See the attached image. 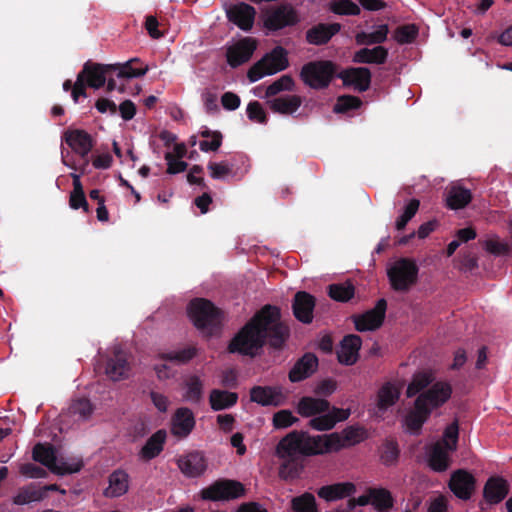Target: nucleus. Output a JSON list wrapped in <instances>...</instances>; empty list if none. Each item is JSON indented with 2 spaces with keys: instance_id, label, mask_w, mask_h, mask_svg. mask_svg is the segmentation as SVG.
Instances as JSON below:
<instances>
[{
  "instance_id": "1",
  "label": "nucleus",
  "mask_w": 512,
  "mask_h": 512,
  "mask_svg": "<svg viewBox=\"0 0 512 512\" xmlns=\"http://www.w3.org/2000/svg\"><path fill=\"white\" fill-rule=\"evenodd\" d=\"M289 336L290 328L281 321L280 309L267 304L233 336L227 351L254 358L266 343L274 349H282Z\"/></svg>"
},
{
  "instance_id": "2",
  "label": "nucleus",
  "mask_w": 512,
  "mask_h": 512,
  "mask_svg": "<svg viewBox=\"0 0 512 512\" xmlns=\"http://www.w3.org/2000/svg\"><path fill=\"white\" fill-rule=\"evenodd\" d=\"M322 437L308 432L293 430L277 443L276 456L281 460L279 476L284 480L299 477L305 457L322 454Z\"/></svg>"
},
{
  "instance_id": "3",
  "label": "nucleus",
  "mask_w": 512,
  "mask_h": 512,
  "mask_svg": "<svg viewBox=\"0 0 512 512\" xmlns=\"http://www.w3.org/2000/svg\"><path fill=\"white\" fill-rule=\"evenodd\" d=\"M148 71L147 65L140 64L138 58H133L123 64H101L88 60L84 63L79 77L87 87L99 89L107 83L108 92L118 90L124 92V85L117 84V79H131L144 76Z\"/></svg>"
},
{
  "instance_id": "4",
  "label": "nucleus",
  "mask_w": 512,
  "mask_h": 512,
  "mask_svg": "<svg viewBox=\"0 0 512 512\" xmlns=\"http://www.w3.org/2000/svg\"><path fill=\"white\" fill-rule=\"evenodd\" d=\"M296 410L304 418L312 417L308 425L317 431L331 430L338 422L347 420L351 414L350 409L331 406L325 398L311 396L301 397Z\"/></svg>"
},
{
  "instance_id": "5",
  "label": "nucleus",
  "mask_w": 512,
  "mask_h": 512,
  "mask_svg": "<svg viewBox=\"0 0 512 512\" xmlns=\"http://www.w3.org/2000/svg\"><path fill=\"white\" fill-rule=\"evenodd\" d=\"M220 314V310L207 299L196 298L188 306V315L195 327L209 336L220 329Z\"/></svg>"
},
{
  "instance_id": "6",
  "label": "nucleus",
  "mask_w": 512,
  "mask_h": 512,
  "mask_svg": "<svg viewBox=\"0 0 512 512\" xmlns=\"http://www.w3.org/2000/svg\"><path fill=\"white\" fill-rule=\"evenodd\" d=\"M337 65L330 60H314L301 67L299 77L311 89L323 90L337 77Z\"/></svg>"
},
{
  "instance_id": "7",
  "label": "nucleus",
  "mask_w": 512,
  "mask_h": 512,
  "mask_svg": "<svg viewBox=\"0 0 512 512\" xmlns=\"http://www.w3.org/2000/svg\"><path fill=\"white\" fill-rule=\"evenodd\" d=\"M419 267L414 259L399 258L388 269L391 288L397 292H408L418 281Z\"/></svg>"
},
{
  "instance_id": "8",
  "label": "nucleus",
  "mask_w": 512,
  "mask_h": 512,
  "mask_svg": "<svg viewBox=\"0 0 512 512\" xmlns=\"http://www.w3.org/2000/svg\"><path fill=\"white\" fill-rule=\"evenodd\" d=\"M289 66L288 52L282 46H276L271 52L264 55L248 70L247 77L250 82H256L265 75H272L283 71Z\"/></svg>"
},
{
  "instance_id": "9",
  "label": "nucleus",
  "mask_w": 512,
  "mask_h": 512,
  "mask_svg": "<svg viewBox=\"0 0 512 512\" xmlns=\"http://www.w3.org/2000/svg\"><path fill=\"white\" fill-rule=\"evenodd\" d=\"M32 458L47 467L52 473L57 475H66L79 472L83 467V462L78 460L71 464L64 461L57 462V451L51 443H37L32 450Z\"/></svg>"
},
{
  "instance_id": "10",
  "label": "nucleus",
  "mask_w": 512,
  "mask_h": 512,
  "mask_svg": "<svg viewBox=\"0 0 512 512\" xmlns=\"http://www.w3.org/2000/svg\"><path fill=\"white\" fill-rule=\"evenodd\" d=\"M300 22L297 10L290 4H280L265 14L263 25L270 32L296 26Z\"/></svg>"
},
{
  "instance_id": "11",
  "label": "nucleus",
  "mask_w": 512,
  "mask_h": 512,
  "mask_svg": "<svg viewBox=\"0 0 512 512\" xmlns=\"http://www.w3.org/2000/svg\"><path fill=\"white\" fill-rule=\"evenodd\" d=\"M244 486L235 480H217L201 490V498L210 501L230 500L244 494Z\"/></svg>"
},
{
  "instance_id": "12",
  "label": "nucleus",
  "mask_w": 512,
  "mask_h": 512,
  "mask_svg": "<svg viewBox=\"0 0 512 512\" xmlns=\"http://www.w3.org/2000/svg\"><path fill=\"white\" fill-rule=\"evenodd\" d=\"M452 386L446 381L434 382L428 389L418 395L416 400L423 406L433 409L443 406L451 397Z\"/></svg>"
},
{
  "instance_id": "13",
  "label": "nucleus",
  "mask_w": 512,
  "mask_h": 512,
  "mask_svg": "<svg viewBox=\"0 0 512 512\" xmlns=\"http://www.w3.org/2000/svg\"><path fill=\"white\" fill-rule=\"evenodd\" d=\"M387 310V302L384 298L379 299L374 308L360 315L353 316L355 328L359 332L373 331L378 329L384 322Z\"/></svg>"
},
{
  "instance_id": "14",
  "label": "nucleus",
  "mask_w": 512,
  "mask_h": 512,
  "mask_svg": "<svg viewBox=\"0 0 512 512\" xmlns=\"http://www.w3.org/2000/svg\"><path fill=\"white\" fill-rule=\"evenodd\" d=\"M448 487L457 498L466 501L475 491L476 478L471 472L458 469L451 474Z\"/></svg>"
},
{
  "instance_id": "15",
  "label": "nucleus",
  "mask_w": 512,
  "mask_h": 512,
  "mask_svg": "<svg viewBox=\"0 0 512 512\" xmlns=\"http://www.w3.org/2000/svg\"><path fill=\"white\" fill-rule=\"evenodd\" d=\"M257 48V41L252 37H244L229 46L226 51L227 63L236 68L248 62Z\"/></svg>"
},
{
  "instance_id": "16",
  "label": "nucleus",
  "mask_w": 512,
  "mask_h": 512,
  "mask_svg": "<svg viewBox=\"0 0 512 512\" xmlns=\"http://www.w3.org/2000/svg\"><path fill=\"white\" fill-rule=\"evenodd\" d=\"M345 87H353L359 92H365L370 88L372 74L367 67H349L337 74Z\"/></svg>"
},
{
  "instance_id": "17",
  "label": "nucleus",
  "mask_w": 512,
  "mask_h": 512,
  "mask_svg": "<svg viewBox=\"0 0 512 512\" xmlns=\"http://www.w3.org/2000/svg\"><path fill=\"white\" fill-rule=\"evenodd\" d=\"M66 144L88 164V155L94 147L92 136L82 129L67 130L64 133Z\"/></svg>"
},
{
  "instance_id": "18",
  "label": "nucleus",
  "mask_w": 512,
  "mask_h": 512,
  "mask_svg": "<svg viewBox=\"0 0 512 512\" xmlns=\"http://www.w3.org/2000/svg\"><path fill=\"white\" fill-rule=\"evenodd\" d=\"M256 9L245 2L232 4L226 10L227 19L243 31H250L254 25Z\"/></svg>"
},
{
  "instance_id": "19",
  "label": "nucleus",
  "mask_w": 512,
  "mask_h": 512,
  "mask_svg": "<svg viewBox=\"0 0 512 512\" xmlns=\"http://www.w3.org/2000/svg\"><path fill=\"white\" fill-rule=\"evenodd\" d=\"M316 305V298L306 291H298L292 300V311L294 317L303 324H310L313 321V311Z\"/></svg>"
},
{
  "instance_id": "20",
  "label": "nucleus",
  "mask_w": 512,
  "mask_h": 512,
  "mask_svg": "<svg viewBox=\"0 0 512 512\" xmlns=\"http://www.w3.org/2000/svg\"><path fill=\"white\" fill-rule=\"evenodd\" d=\"M180 471L187 477L196 478L201 476L207 469V459L203 452L192 451L177 459Z\"/></svg>"
},
{
  "instance_id": "21",
  "label": "nucleus",
  "mask_w": 512,
  "mask_h": 512,
  "mask_svg": "<svg viewBox=\"0 0 512 512\" xmlns=\"http://www.w3.org/2000/svg\"><path fill=\"white\" fill-rule=\"evenodd\" d=\"M510 484L501 476H491L483 487V499L489 505L501 503L509 494Z\"/></svg>"
},
{
  "instance_id": "22",
  "label": "nucleus",
  "mask_w": 512,
  "mask_h": 512,
  "mask_svg": "<svg viewBox=\"0 0 512 512\" xmlns=\"http://www.w3.org/2000/svg\"><path fill=\"white\" fill-rule=\"evenodd\" d=\"M195 424L194 414L189 408H178L171 418V433L178 439H184L193 431Z\"/></svg>"
},
{
  "instance_id": "23",
  "label": "nucleus",
  "mask_w": 512,
  "mask_h": 512,
  "mask_svg": "<svg viewBox=\"0 0 512 512\" xmlns=\"http://www.w3.org/2000/svg\"><path fill=\"white\" fill-rule=\"evenodd\" d=\"M340 23H318L309 28L305 33L308 44L315 46L326 45L336 34L340 32Z\"/></svg>"
},
{
  "instance_id": "24",
  "label": "nucleus",
  "mask_w": 512,
  "mask_h": 512,
  "mask_svg": "<svg viewBox=\"0 0 512 512\" xmlns=\"http://www.w3.org/2000/svg\"><path fill=\"white\" fill-rule=\"evenodd\" d=\"M362 345V339L359 335L348 334L343 337L340 347L337 350V359L339 363L351 366L355 364L359 358V350Z\"/></svg>"
},
{
  "instance_id": "25",
  "label": "nucleus",
  "mask_w": 512,
  "mask_h": 512,
  "mask_svg": "<svg viewBox=\"0 0 512 512\" xmlns=\"http://www.w3.org/2000/svg\"><path fill=\"white\" fill-rule=\"evenodd\" d=\"M105 372L113 381L128 378L130 363L127 354L121 349H115L113 355L107 361Z\"/></svg>"
},
{
  "instance_id": "26",
  "label": "nucleus",
  "mask_w": 512,
  "mask_h": 512,
  "mask_svg": "<svg viewBox=\"0 0 512 512\" xmlns=\"http://www.w3.org/2000/svg\"><path fill=\"white\" fill-rule=\"evenodd\" d=\"M318 368V358L313 353H305L296 361L289 371V380L293 383L303 381L310 377Z\"/></svg>"
},
{
  "instance_id": "27",
  "label": "nucleus",
  "mask_w": 512,
  "mask_h": 512,
  "mask_svg": "<svg viewBox=\"0 0 512 512\" xmlns=\"http://www.w3.org/2000/svg\"><path fill=\"white\" fill-rule=\"evenodd\" d=\"M282 393L271 386H254L250 389V400L261 406L278 407L282 404Z\"/></svg>"
},
{
  "instance_id": "28",
  "label": "nucleus",
  "mask_w": 512,
  "mask_h": 512,
  "mask_svg": "<svg viewBox=\"0 0 512 512\" xmlns=\"http://www.w3.org/2000/svg\"><path fill=\"white\" fill-rule=\"evenodd\" d=\"M356 492V486L351 482H339L331 485H325L318 489L317 494L320 498L331 502L350 497Z\"/></svg>"
},
{
  "instance_id": "29",
  "label": "nucleus",
  "mask_w": 512,
  "mask_h": 512,
  "mask_svg": "<svg viewBox=\"0 0 512 512\" xmlns=\"http://www.w3.org/2000/svg\"><path fill=\"white\" fill-rule=\"evenodd\" d=\"M166 437L167 433L165 430H157L148 438L144 446L139 451V458L143 461H150L159 456L164 449Z\"/></svg>"
},
{
  "instance_id": "30",
  "label": "nucleus",
  "mask_w": 512,
  "mask_h": 512,
  "mask_svg": "<svg viewBox=\"0 0 512 512\" xmlns=\"http://www.w3.org/2000/svg\"><path fill=\"white\" fill-rule=\"evenodd\" d=\"M388 54V49L381 45L375 46L371 49L365 47L354 53L352 61L358 64L381 65L386 63Z\"/></svg>"
},
{
  "instance_id": "31",
  "label": "nucleus",
  "mask_w": 512,
  "mask_h": 512,
  "mask_svg": "<svg viewBox=\"0 0 512 512\" xmlns=\"http://www.w3.org/2000/svg\"><path fill=\"white\" fill-rule=\"evenodd\" d=\"M109 486L104 490L107 498L120 497L129 489V475L122 469L113 471L108 478Z\"/></svg>"
},
{
  "instance_id": "32",
  "label": "nucleus",
  "mask_w": 512,
  "mask_h": 512,
  "mask_svg": "<svg viewBox=\"0 0 512 512\" xmlns=\"http://www.w3.org/2000/svg\"><path fill=\"white\" fill-rule=\"evenodd\" d=\"M267 104L274 113L292 115L302 105V98L298 95H285L270 99Z\"/></svg>"
},
{
  "instance_id": "33",
  "label": "nucleus",
  "mask_w": 512,
  "mask_h": 512,
  "mask_svg": "<svg viewBox=\"0 0 512 512\" xmlns=\"http://www.w3.org/2000/svg\"><path fill=\"white\" fill-rule=\"evenodd\" d=\"M431 412L429 407L423 406L417 400L414 402V408L406 415L405 425L412 434H419L423 424L429 418Z\"/></svg>"
},
{
  "instance_id": "34",
  "label": "nucleus",
  "mask_w": 512,
  "mask_h": 512,
  "mask_svg": "<svg viewBox=\"0 0 512 512\" xmlns=\"http://www.w3.org/2000/svg\"><path fill=\"white\" fill-rule=\"evenodd\" d=\"M472 200V193L469 189L460 185H453L447 189L446 206L451 210L465 208Z\"/></svg>"
},
{
  "instance_id": "35",
  "label": "nucleus",
  "mask_w": 512,
  "mask_h": 512,
  "mask_svg": "<svg viewBox=\"0 0 512 512\" xmlns=\"http://www.w3.org/2000/svg\"><path fill=\"white\" fill-rule=\"evenodd\" d=\"M449 450L443 447V443H435L428 455V465L435 472L446 471L451 463Z\"/></svg>"
},
{
  "instance_id": "36",
  "label": "nucleus",
  "mask_w": 512,
  "mask_h": 512,
  "mask_svg": "<svg viewBox=\"0 0 512 512\" xmlns=\"http://www.w3.org/2000/svg\"><path fill=\"white\" fill-rule=\"evenodd\" d=\"M238 394L227 390L213 389L209 395V404L212 410L221 411L236 405Z\"/></svg>"
},
{
  "instance_id": "37",
  "label": "nucleus",
  "mask_w": 512,
  "mask_h": 512,
  "mask_svg": "<svg viewBox=\"0 0 512 512\" xmlns=\"http://www.w3.org/2000/svg\"><path fill=\"white\" fill-rule=\"evenodd\" d=\"M198 350L195 346H187L178 350L161 352L157 359L165 362H172L176 365H184L197 356Z\"/></svg>"
},
{
  "instance_id": "38",
  "label": "nucleus",
  "mask_w": 512,
  "mask_h": 512,
  "mask_svg": "<svg viewBox=\"0 0 512 512\" xmlns=\"http://www.w3.org/2000/svg\"><path fill=\"white\" fill-rule=\"evenodd\" d=\"M400 397V389L391 382H386L378 391L377 407L381 411L393 406Z\"/></svg>"
},
{
  "instance_id": "39",
  "label": "nucleus",
  "mask_w": 512,
  "mask_h": 512,
  "mask_svg": "<svg viewBox=\"0 0 512 512\" xmlns=\"http://www.w3.org/2000/svg\"><path fill=\"white\" fill-rule=\"evenodd\" d=\"M389 33V27L387 24H381L378 26L377 30L371 33H367L364 31L358 32L355 35V42L357 45H380L387 40V36Z\"/></svg>"
},
{
  "instance_id": "40",
  "label": "nucleus",
  "mask_w": 512,
  "mask_h": 512,
  "mask_svg": "<svg viewBox=\"0 0 512 512\" xmlns=\"http://www.w3.org/2000/svg\"><path fill=\"white\" fill-rule=\"evenodd\" d=\"M367 492L371 494L372 506L378 512H388L394 505V498L386 488L370 487Z\"/></svg>"
},
{
  "instance_id": "41",
  "label": "nucleus",
  "mask_w": 512,
  "mask_h": 512,
  "mask_svg": "<svg viewBox=\"0 0 512 512\" xmlns=\"http://www.w3.org/2000/svg\"><path fill=\"white\" fill-rule=\"evenodd\" d=\"M43 499L44 490H39L36 485L29 484L18 490V493L13 498V503L16 505H25L31 502L41 501Z\"/></svg>"
},
{
  "instance_id": "42",
  "label": "nucleus",
  "mask_w": 512,
  "mask_h": 512,
  "mask_svg": "<svg viewBox=\"0 0 512 512\" xmlns=\"http://www.w3.org/2000/svg\"><path fill=\"white\" fill-rule=\"evenodd\" d=\"M355 287L350 281L334 283L328 286V295L338 302H347L354 297Z\"/></svg>"
},
{
  "instance_id": "43",
  "label": "nucleus",
  "mask_w": 512,
  "mask_h": 512,
  "mask_svg": "<svg viewBox=\"0 0 512 512\" xmlns=\"http://www.w3.org/2000/svg\"><path fill=\"white\" fill-rule=\"evenodd\" d=\"M433 381L434 376L431 372L416 373L407 387V397H413L424 389H428L434 383Z\"/></svg>"
},
{
  "instance_id": "44",
  "label": "nucleus",
  "mask_w": 512,
  "mask_h": 512,
  "mask_svg": "<svg viewBox=\"0 0 512 512\" xmlns=\"http://www.w3.org/2000/svg\"><path fill=\"white\" fill-rule=\"evenodd\" d=\"M291 508L294 512H319L315 496L309 492L292 498Z\"/></svg>"
},
{
  "instance_id": "45",
  "label": "nucleus",
  "mask_w": 512,
  "mask_h": 512,
  "mask_svg": "<svg viewBox=\"0 0 512 512\" xmlns=\"http://www.w3.org/2000/svg\"><path fill=\"white\" fill-rule=\"evenodd\" d=\"M70 177L72 178L73 182V190L70 193L69 205L72 209L78 210L80 209L81 205L85 203L86 196L80 181V176L76 173H71Z\"/></svg>"
},
{
  "instance_id": "46",
  "label": "nucleus",
  "mask_w": 512,
  "mask_h": 512,
  "mask_svg": "<svg viewBox=\"0 0 512 512\" xmlns=\"http://www.w3.org/2000/svg\"><path fill=\"white\" fill-rule=\"evenodd\" d=\"M329 9L337 15L357 16L361 12L360 7L352 0H332Z\"/></svg>"
},
{
  "instance_id": "47",
  "label": "nucleus",
  "mask_w": 512,
  "mask_h": 512,
  "mask_svg": "<svg viewBox=\"0 0 512 512\" xmlns=\"http://www.w3.org/2000/svg\"><path fill=\"white\" fill-rule=\"evenodd\" d=\"M419 33V29L415 24H404L398 26L393 34V38L399 44H410L415 41Z\"/></svg>"
},
{
  "instance_id": "48",
  "label": "nucleus",
  "mask_w": 512,
  "mask_h": 512,
  "mask_svg": "<svg viewBox=\"0 0 512 512\" xmlns=\"http://www.w3.org/2000/svg\"><path fill=\"white\" fill-rule=\"evenodd\" d=\"M458 438L459 425L458 421L455 420L445 428L442 439L437 443H443V447H445L449 451H456Z\"/></svg>"
},
{
  "instance_id": "49",
  "label": "nucleus",
  "mask_w": 512,
  "mask_h": 512,
  "mask_svg": "<svg viewBox=\"0 0 512 512\" xmlns=\"http://www.w3.org/2000/svg\"><path fill=\"white\" fill-rule=\"evenodd\" d=\"M295 82L290 75H282L279 79L270 84L265 92L266 97H273L282 91H292Z\"/></svg>"
},
{
  "instance_id": "50",
  "label": "nucleus",
  "mask_w": 512,
  "mask_h": 512,
  "mask_svg": "<svg viewBox=\"0 0 512 512\" xmlns=\"http://www.w3.org/2000/svg\"><path fill=\"white\" fill-rule=\"evenodd\" d=\"M399 447L396 441L386 440L381 449V461L386 466L394 465L399 458Z\"/></svg>"
},
{
  "instance_id": "51",
  "label": "nucleus",
  "mask_w": 512,
  "mask_h": 512,
  "mask_svg": "<svg viewBox=\"0 0 512 512\" xmlns=\"http://www.w3.org/2000/svg\"><path fill=\"white\" fill-rule=\"evenodd\" d=\"M362 101L359 97L353 95H342L337 98L333 111L335 113H347L351 110L360 108Z\"/></svg>"
},
{
  "instance_id": "52",
  "label": "nucleus",
  "mask_w": 512,
  "mask_h": 512,
  "mask_svg": "<svg viewBox=\"0 0 512 512\" xmlns=\"http://www.w3.org/2000/svg\"><path fill=\"white\" fill-rule=\"evenodd\" d=\"M347 447L354 446L368 438L367 430L360 426H348L342 431Z\"/></svg>"
},
{
  "instance_id": "53",
  "label": "nucleus",
  "mask_w": 512,
  "mask_h": 512,
  "mask_svg": "<svg viewBox=\"0 0 512 512\" xmlns=\"http://www.w3.org/2000/svg\"><path fill=\"white\" fill-rule=\"evenodd\" d=\"M322 437V453L329 451H340L343 448H347V443L345 442L344 436L341 433H332L330 435L321 436Z\"/></svg>"
},
{
  "instance_id": "54",
  "label": "nucleus",
  "mask_w": 512,
  "mask_h": 512,
  "mask_svg": "<svg viewBox=\"0 0 512 512\" xmlns=\"http://www.w3.org/2000/svg\"><path fill=\"white\" fill-rule=\"evenodd\" d=\"M186 386V398L194 403L200 402L203 396V382L201 379L193 375L187 380Z\"/></svg>"
},
{
  "instance_id": "55",
  "label": "nucleus",
  "mask_w": 512,
  "mask_h": 512,
  "mask_svg": "<svg viewBox=\"0 0 512 512\" xmlns=\"http://www.w3.org/2000/svg\"><path fill=\"white\" fill-rule=\"evenodd\" d=\"M420 206L417 199H412L405 206L403 213L397 218L395 226L397 230H403L407 223L415 216Z\"/></svg>"
},
{
  "instance_id": "56",
  "label": "nucleus",
  "mask_w": 512,
  "mask_h": 512,
  "mask_svg": "<svg viewBox=\"0 0 512 512\" xmlns=\"http://www.w3.org/2000/svg\"><path fill=\"white\" fill-rule=\"evenodd\" d=\"M298 421L299 419L288 409L279 410L273 415V426L276 429L288 428Z\"/></svg>"
},
{
  "instance_id": "57",
  "label": "nucleus",
  "mask_w": 512,
  "mask_h": 512,
  "mask_svg": "<svg viewBox=\"0 0 512 512\" xmlns=\"http://www.w3.org/2000/svg\"><path fill=\"white\" fill-rule=\"evenodd\" d=\"M247 116L251 121L266 124L268 121L266 112L258 101H251L247 106Z\"/></svg>"
},
{
  "instance_id": "58",
  "label": "nucleus",
  "mask_w": 512,
  "mask_h": 512,
  "mask_svg": "<svg viewBox=\"0 0 512 512\" xmlns=\"http://www.w3.org/2000/svg\"><path fill=\"white\" fill-rule=\"evenodd\" d=\"M92 411V404L86 398L77 399L70 406V412L74 415H79L82 419L89 417Z\"/></svg>"
},
{
  "instance_id": "59",
  "label": "nucleus",
  "mask_w": 512,
  "mask_h": 512,
  "mask_svg": "<svg viewBox=\"0 0 512 512\" xmlns=\"http://www.w3.org/2000/svg\"><path fill=\"white\" fill-rule=\"evenodd\" d=\"M337 389V381L332 378H326L318 382L314 388V393L319 398L329 397Z\"/></svg>"
},
{
  "instance_id": "60",
  "label": "nucleus",
  "mask_w": 512,
  "mask_h": 512,
  "mask_svg": "<svg viewBox=\"0 0 512 512\" xmlns=\"http://www.w3.org/2000/svg\"><path fill=\"white\" fill-rule=\"evenodd\" d=\"M20 473L29 478H45L47 472L33 463H24L20 466Z\"/></svg>"
},
{
  "instance_id": "61",
  "label": "nucleus",
  "mask_w": 512,
  "mask_h": 512,
  "mask_svg": "<svg viewBox=\"0 0 512 512\" xmlns=\"http://www.w3.org/2000/svg\"><path fill=\"white\" fill-rule=\"evenodd\" d=\"M165 159L167 161V173L168 174H177L184 172L187 169V163L178 160L174 157V155L170 152L166 153Z\"/></svg>"
},
{
  "instance_id": "62",
  "label": "nucleus",
  "mask_w": 512,
  "mask_h": 512,
  "mask_svg": "<svg viewBox=\"0 0 512 512\" xmlns=\"http://www.w3.org/2000/svg\"><path fill=\"white\" fill-rule=\"evenodd\" d=\"M208 169L210 170V175L213 179H221L231 172V168L225 162H210L208 164Z\"/></svg>"
},
{
  "instance_id": "63",
  "label": "nucleus",
  "mask_w": 512,
  "mask_h": 512,
  "mask_svg": "<svg viewBox=\"0 0 512 512\" xmlns=\"http://www.w3.org/2000/svg\"><path fill=\"white\" fill-rule=\"evenodd\" d=\"M221 103L224 109L234 111L240 106L241 100L237 94L225 92L221 97Z\"/></svg>"
},
{
  "instance_id": "64",
  "label": "nucleus",
  "mask_w": 512,
  "mask_h": 512,
  "mask_svg": "<svg viewBox=\"0 0 512 512\" xmlns=\"http://www.w3.org/2000/svg\"><path fill=\"white\" fill-rule=\"evenodd\" d=\"M221 385L226 388H236L238 385V374L233 368L226 369L221 374Z\"/></svg>"
}]
</instances>
